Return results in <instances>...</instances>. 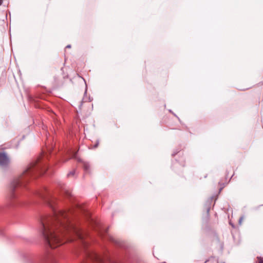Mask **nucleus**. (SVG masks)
Segmentation results:
<instances>
[{
  "instance_id": "f257e3e1",
  "label": "nucleus",
  "mask_w": 263,
  "mask_h": 263,
  "mask_svg": "<svg viewBox=\"0 0 263 263\" xmlns=\"http://www.w3.org/2000/svg\"><path fill=\"white\" fill-rule=\"evenodd\" d=\"M69 212L54 211L52 215H45L40 220L42 234L51 248H55L75 238L83 241L81 230L71 223Z\"/></svg>"
},
{
  "instance_id": "f03ea898",
  "label": "nucleus",
  "mask_w": 263,
  "mask_h": 263,
  "mask_svg": "<svg viewBox=\"0 0 263 263\" xmlns=\"http://www.w3.org/2000/svg\"><path fill=\"white\" fill-rule=\"evenodd\" d=\"M10 162V158L8 154L4 152H0V166L7 168L9 166Z\"/></svg>"
},
{
  "instance_id": "7ed1b4c3",
  "label": "nucleus",
  "mask_w": 263,
  "mask_h": 263,
  "mask_svg": "<svg viewBox=\"0 0 263 263\" xmlns=\"http://www.w3.org/2000/svg\"><path fill=\"white\" fill-rule=\"evenodd\" d=\"M20 182L18 179L14 180L11 183L10 186V194L9 197L10 200L15 198L16 196L14 193V191L15 189L20 185Z\"/></svg>"
},
{
  "instance_id": "20e7f679",
  "label": "nucleus",
  "mask_w": 263,
  "mask_h": 263,
  "mask_svg": "<svg viewBox=\"0 0 263 263\" xmlns=\"http://www.w3.org/2000/svg\"><path fill=\"white\" fill-rule=\"evenodd\" d=\"M93 259L95 260L97 263H103V261L102 259L97 254H94L92 256Z\"/></svg>"
},
{
  "instance_id": "39448f33",
  "label": "nucleus",
  "mask_w": 263,
  "mask_h": 263,
  "mask_svg": "<svg viewBox=\"0 0 263 263\" xmlns=\"http://www.w3.org/2000/svg\"><path fill=\"white\" fill-rule=\"evenodd\" d=\"M83 167L85 171H89L90 168V165L87 163H84L83 164Z\"/></svg>"
},
{
  "instance_id": "423d86ee",
  "label": "nucleus",
  "mask_w": 263,
  "mask_h": 263,
  "mask_svg": "<svg viewBox=\"0 0 263 263\" xmlns=\"http://www.w3.org/2000/svg\"><path fill=\"white\" fill-rule=\"evenodd\" d=\"M48 261V263H55L57 261L54 257L51 256L50 257Z\"/></svg>"
},
{
  "instance_id": "0eeeda50",
  "label": "nucleus",
  "mask_w": 263,
  "mask_h": 263,
  "mask_svg": "<svg viewBox=\"0 0 263 263\" xmlns=\"http://www.w3.org/2000/svg\"><path fill=\"white\" fill-rule=\"evenodd\" d=\"M64 192V193L66 196H71V193L69 190H65Z\"/></svg>"
},
{
  "instance_id": "6e6552de",
  "label": "nucleus",
  "mask_w": 263,
  "mask_h": 263,
  "mask_svg": "<svg viewBox=\"0 0 263 263\" xmlns=\"http://www.w3.org/2000/svg\"><path fill=\"white\" fill-rule=\"evenodd\" d=\"M74 174V171H72V172H71L69 173H68V176H69L70 175H73Z\"/></svg>"
},
{
  "instance_id": "1a4fd4ad",
  "label": "nucleus",
  "mask_w": 263,
  "mask_h": 263,
  "mask_svg": "<svg viewBox=\"0 0 263 263\" xmlns=\"http://www.w3.org/2000/svg\"><path fill=\"white\" fill-rule=\"evenodd\" d=\"M70 47H71V46H70V45H67V46H66V48H70Z\"/></svg>"
},
{
  "instance_id": "9d476101",
  "label": "nucleus",
  "mask_w": 263,
  "mask_h": 263,
  "mask_svg": "<svg viewBox=\"0 0 263 263\" xmlns=\"http://www.w3.org/2000/svg\"><path fill=\"white\" fill-rule=\"evenodd\" d=\"M3 3V0H0V6Z\"/></svg>"
},
{
  "instance_id": "9b49d317",
  "label": "nucleus",
  "mask_w": 263,
  "mask_h": 263,
  "mask_svg": "<svg viewBox=\"0 0 263 263\" xmlns=\"http://www.w3.org/2000/svg\"><path fill=\"white\" fill-rule=\"evenodd\" d=\"M259 263H263V261H259Z\"/></svg>"
}]
</instances>
